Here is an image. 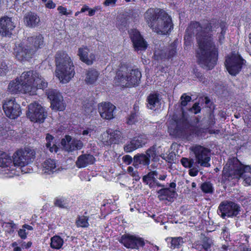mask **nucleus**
<instances>
[{
  "mask_svg": "<svg viewBox=\"0 0 251 251\" xmlns=\"http://www.w3.org/2000/svg\"><path fill=\"white\" fill-rule=\"evenodd\" d=\"M176 126L174 129V133L177 135L186 134L187 130L189 128L190 125L186 119L182 117L176 121Z\"/></svg>",
  "mask_w": 251,
  "mask_h": 251,
  "instance_id": "b1692460",
  "label": "nucleus"
},
{
  "mask_svg": "<svg viewBox=\"0 0 251 251\" xmlns=\"http://www.w3.org/2000/svg\"><path fill=\"white\" fill-rule=\"evenodd\" d=\"M135 144L133 142V140L132 139L129 143H127L126 145L124 147V150L125 151L127 152H130L136 149L135 146Z\"/></svg>",
  "mask_w": 251,
  "mask_h": 251,
  "instance_id": "5fc2aeb1",
  "label": "nucleus"
},
{
  "mask_svg": "<svg viewBox=\"0 0 251 251\" xmlns=\"http://www.w3.org/2000/svg\"><path fill=\"white\" fill-rule=\"evenodd\" d=\"M27 116L32 122L43 123L47 116L44 107L37 102L30 103L28 105Z\"/></svg>",
  "mask_w": 251,
  "mask_h": 251,
  "instance_id": "0eeeda50",
  "label": "nucleus"
},
{
  "mask_svg": "<svg viewBox=\"0 0 251 251\" xmlns=\"http://www.w3.org/2000/svg\"><path fill=\"white\" fill-rule=\"evenodd\" d=\"M48 98L51 101V107L52 109L63 111L65 109V104L63 97L56 90H50L48 93Z\"/></svg>",
  "mask_w": 251,
  "mask_h": 251,
  "instance_id": "ddd939ff",
  "label": "nucleus"
},
{
  "mask_svg": "<svg viewBox=\"0 0 251 251\" xmlns=\"http://www.w3.org/2000/svg\"><path fill=\"white\" fill-rule=\"evenodd\" d=\"M41 169L42 174L47 175H51L60 171V168L57 167L55 161L51 159L45 160L42 163Z\"/></svg>",
  "mask_w": 251,
  "mask_h": 251,
  "instance_id": "aec40b11",
  "label": "nucleus"
},
{
  "mask_svg": "<svg viewBox=\"0 0 251 251\" xmlns=\"http://www.w3.org/2000/svg\"><path fill=\"white\" fill-rule=\"evenodd\" d=\"M113 144H119L123 138V135L120 130L111 131Z\"/></svg>",
  "mask_w": 251,
  "mask_h": 251,
  "instance_id": "49530a36",
  "label": "nucleus"
},
{
  "mask_svg": "<svg viewBox=\"0 0 251 251\" xmlns=\"http://www.w3.org/2000/svg\"><path fill=\"white\" fill-rule=\"evenodd\" d=\"M202 191L205 193H212L213 191L212 184L209 182H205L201 185Z\"/></svg>",
  "mask_w": 251,
  "mask_h": 251,
  "instance_id": "3c124183",
  "label": "nucleus"
},
{
  "mask_svg": "<svg viewBox=\"0 0 251 251\" xmlns=\"http://www.w3.org/2000/svg\"><path fill=\"white\" fill-rule=\"evenodd\" d=\"M13 164L14 167L17 166L22 168L27 165L28 163L21 152L18 151L14 155Z\"/></svg>",
  "mask_w": 251,
  "mask_h": 251,
  "instance_id": "f704fd0d",
  "label": "nucleus"
},
{
  "mask_svg": "<svg viewBox=\"0 0 251 251\" xmlns=\"http://www.w3.org/2000/svg\"><path fill=\"white\" fill-rule=\"evenodd\" d=\"M0 174L8 177H11L16 174L13 161L2 151H0Z\"/></svg>",
  "mask_w": 251,
  "mask_h": 251,
  "instance_id": "6e6552de",
  "label": "nucleus"
},
{
  "mask_svg": "<svg viewBox=\"0 0 251 251\" xmlns=\"http://www.w3.org/2000/svg\"><path fill=\"white\" fill-rule=\"evenodd\" d=\"M227 30V25L226 23H222L220 25V34L218 38V41L220 44H223L225 40V35Z\"/></svg>",
  "mask_w": 251,
  "mask_h": 251,
  "instance_id": "de8ad7c7",
  "label": "nucleus"
},
{
  "mask_svg": "<svg viewBox=\"0 0 251 251\" xmlns=\"http://www.w3.org/2000/svg\"><path fill=\"white\" fill-rule=\"evenodd\" d=\"M170 239H171L170 247L172 249L179 248L184 243L183 238L181 237H174Z\"/></svg>",
  "mask_w": 251,
  "mask_h": 251,
  "instance_id": "a18cd8bd",
  "label": "nucleus"
},
{
  "mask_svg": "<svg viewBox=\"0 0 251 251\" xmlns=\"http://www.w3.org/2000/svg\"><path fill=\"white\" fill-rule=\"evenodd\" d=\"M18 235L22 239H25L27 237V233L25 229H20L18 230Z\"/></svg>",
  "mask_w": 251,
  "mask_h": 251,
  "instance_id": "69168bd1",
  "label": "nucleus"
},
{
  "mask_svg": "<svg viewBox=\"0 0 251 251\" xmlns=\"http://www.w3.org/2000/svg\"><path fill=\"white\" fill-rule=\"evenodd\" d=\"M99 74L95 69H90L87 71L86 74L85 81L87 84H92L94 83L98 79Z\"/></svg>",
  "mask_w": 251,
  "mask_h": 251,
  "instance_id": "c9c22d12",
  "label": "nucleus"
},
{
  "mask_svg": "<svg viewBox=\"0 0 251 251\" xmlns=\"http://www.w3.org/2000/svg\"><path fill=\"white\" fill-rule=\"evenodd\" d=\"M176 53V44L175 42L171 44L161 50H156L154 53V57L156 60L170 59L174 57Z\"/></svg>",
  "mask_w": 251,
  "mask_h": 251,
  "instance_id": "4468645a",
  "label": "nucleus"
},
{
  "mask_svg": "<svg viewBox=\"0 0 251 251\" xmlns=\"http://www.w3.org/2000/svg\"><path fill=\"white\" fill-rule=\"evenodd\" d=\"M132 140L134 144H135V146L136 149L142 147L143 145H144L147 142V139L146 136L144 135L134 137Z\"/></svg>",
  "mask_w": 251,
  "mask_h": 251,
  "instance_id": "c03bdc74",
  "label": "nucleus"
},
{
  "mask_svg": "<svg viewBox=\"0 0 251 251\" xmlns=\"http://www.w3.org/2000/svg\"><path fill=\"white\" fill-rule=\"evenodd\" d=\"M19 151L21 152L23 157L26 159V161L28 164L34 161L36 154L34 149L25 148L24 150H20Z\"/></svg>",
  "mask_w": 251,
  "mask_h": 251,
  "instance_id": "72a5a7b5",
  "label": "nucleus"
},
{
  "mask_svg": "<svg viewBox=\"0 0 251 251\" xmlns=\"http://www.w3.org/2000/svg\"><path fill=\"white\" fill-rule=\"evenodd\" d=\"M159 95L151 94L147 98V107L148 108L156 110L160 108L161 102Z\"/></svg>",
  "mask_w": 251,
  "mask_h": 251,
  "instance_id": "c85d7f7f",
  "label": "nucleus"
},
{
  "mask_svg": "<svg viewBox=\"0 0 251 251\" xmlns=\"http://www.w3.org/2000/svg\"><path fill=\"white\" fill-rule=\"evenodd\" d=\"M56 76L63 83L68 82L75 75L74 66L70 56L64 51H58L55 56Z\"/></svg>",
  "mask_w": 251,
  "mask_h": 251,
  "instance_id": "7ed1b4c3",
  "label": "nucleus"
},
{
  "mask_svg": "<svg viewBox=\"0 0 251 251\" xmlns=\"http://www.w3.org/2000/svg\"><path fill=\"white\" fill-rule=\"evenodd\" d=\"M95 158L90 154H84L78 157L75 162V165L77 168H84L89 165L94 163Z\"/></svg>",
  "mask_w": 251,
  "mask_h": 251,
  "instance_id": "a878e982",
  "label": "nucleus"
},
{
  "mask_svg": "<svg viewBox=\"0 0 251 251\" xmlns=\"http://www.w3.org/2000/svg\"><path fill=\"white\" fill-rule=\"evenodd\" d=\"M201 110V108L199 105V103L196 102L195 103L192 107L189 108V111L195 114H198L200 112Z\"/></svg>",
  "mask_w": 251,
  "mask_h": 251,
  "instance_id": "052dcab7",
  "label": "nucleus"
},
{
  "mask_svg": "<svg viewBox=\"0 0 251 251\" xmlns=\"http://www.w3.org/2000/svg\"><path fill=\"white\" fill-rule=\"evenodd\" d=\"M129 87L137 85L141 78V73L138 69L129 70L127 72Z\"/></svg>",
  "mask_w": 251,
  "mask_h": 251,
  "instance_id": "7c9ffc66",
  "label": "nucleus"
},
{
  "mask_svg": "<svg viewBox=\"0 0 251 251\" xmlns=\"http://www.w3.org/2000/svg\"><path fill=\"white\" fill-rule=\"evenodd\" d=\"M38 76V73L33 70L23 72L20 76V80L24 84L25 89L30 95L36 94L37 87L35 84L36 77Z\"/></svg>",
  "mask_w": 251,
  "mask_h": 251,
  "instance_id": "423d86ee",
  "label": "nucleus"
},
{
  "mask_svg": "<svg viewBox=\"0 0 251 251\" xmlns=\"http://www.w3.org/2000/svg\"><path fill=\"white\" fill-rule=\"evenodd\" d=\"M245 63V60L240 55L234 52L226 57L225 64L228 73L231 75H235L239 73Z\"/></svg>",
  "mask_w": 251,
  "mask_h": 251,
  "instance_id": "20e7f679",
  "label": "nucleus"
},
{
  "mask_svg": "<svg viewBox=\"0 0 251 251\" xmlns=\"http://www.w3.org/2000/svg\"><path fill=\"white\" fill-rule=\"evenodd\" d=\"M7 66L6 63L0 61V75H3L6 74L7 70Z\"/></svg>",
  "mask_w": 251,
  "mask_h": 251,
  "instance_id": "680f3d73",
  "label": "nucleus"
},
{
  "mask_svg": "<svg viewBox=\"0 0 251 251\" xmlns=\"http://www.w3.org/2000/svg\"><path fill=\"white\" fill-rule=\"evenodd\" d=\"M35 84L37 89H45L48 87V82L38 73V76L36 77Z\"/></svg>",
  "mask_w": 251,
  "mask_h": 251,
  "instance_id": "79ce46f5",
  "label": "nucleus"
},
{
  "mask_svg": "<svg viewBox=\"0 0 251 251\" xmlns=\"http://www.w3.org/2000/svg\"><path fill=\"white\" fill-rule=\"evenodd\" d=\"M165 12L159 8H150L147 10L144 14L145 20L148 26L151 29L159 28L157 27L158 20H160L163 15H165Z\"/></svg>",
  "mask_w": 251,
  "mask_h": 251,
  "instance_id": "9d476101",
  "label": "nucleus"
},
{
  "mask_svg": "<svg viewBox=\"0 0 251 251\" xmlns=\"http://www.w3.org/2000/svg\"><path fill=\"white\" fill-rule=\"evenodd\" d=\"M123 160L124 162L127 164H130L132 161L133 162V158L131 157L129 155H126L123 157Z\"/></svg>",
  "mask_w": 251,
  "mask_h": 251,
  "instance_id": "e2e57ef3",
  "label": "nucleus"
},
{
  "mask_svg": "<svg viewBox=\"0 0 251 251\" xmlns=\"http://www.w3.org/2000/svg\"><path fill=\"white\" fill-rule=\"evenodd\" d=\"M129 34L136 50H145L147 48L146 43L137 30L131 29Z\"/></svg>",
  "mask_w": 251,
  "mask_h": 251,
  "instance_id": "6ab92c4d",
  "label": "nucleus"
},
{
  "mask_svg": "<svg viewBox=\"0 0 251 251\" xmlns=\"http://www.w3.org/2000/svg\"><path fill=\"white\" fill-rule=\"evenodd\" d=\"M184 39L189 40L196 36L199 48L197 51V57L199 64L203 69L212 70L217 63L218 50L213 41L211 34L206 33L204 27L197 22H191L185 31Z\"/></svg>",
  "mask_w": 251,
  "mask_h": 251,
  "instance_id": "f257e3e1",
  "label": "nucleus"
},
{
  "mask_svg": "<svg viewBox=\"0 0 251 251\" xmlns=\"http://www.w3.org/2000/svg\"><path fill=\"white\" fill-rule=\"evenodd\" d=\"M137 114L131 112L130 115L127 117L126 123L128 125H132L137 121Z\"/></svg>",
  "mask_w": 251,
  "mask_h": 251,
  "instance_id": "bf43d9fd",
  "label": "nucleus"
},
{
  "mask_svg": "<svg viewBox=\"0 0 251 251\" xmlns=\"http://www.w3.org/2000/svg\"><path fill=\"white\" fill-rule=\"evenodd\" d=\"M180 162L184 167L189 168H192L194 163L193 159H189L185 157L181 158Z\"/></svg>",
  "mask_w": 251,
  "mask_h": 251,
  "instance_id": "603ef678",
  "label": "nucleus"
},
{
  "mask_svg": "<svg viewBox=\"0 0 251 251\" xmlns=\"http://www.w3.org/2000/svg\"><path fill=\"white\" fill-rule=\"evenodd\" d=\"M150 163V159L146 154L143 153L137 154L133 157V165L138 168L141 166H148Z\"/></svg>",
  "mask_w": 251,
  "mask_h": 251,
  "instance_id": "c756f323",
  "label": "nucleus"
},
{
  "mask_svg": "<svg viewBox=\"0 0 251 251\" xmlns=\"http://www.w3.org/2000/svg\"><path fill=\"white\" fill-rule=\"evenodd\" d=\"M127 22L125 17H119L117 23V26L119 28H122L123 27H126L127 25Z\"/></svg>",
  "mask_w": 251,
  "mask_h": 251,
  "instance_id": "13d9d810",
  "label": "nucleus"
},
{
  "mask_svg": "<svg viewBox=\"0 0 251 251\" xmlns=\"http://www.w3.org/2000/svg\"><path fill=\"white\" fill-rule=\"evenodd\" d=\"M15 25L12 19L8 17H4L0 19V34L2 36H9Z\"/></svg>",
  "mask_w": 251,
  "mask_h": 251,
  "instance_id": "a211bd4d",
  "label": "nucleus"
},
{
  "mask_svg": "<svg viewBox=\"0 0 251 251\" xmlns=\"http://www.w3.org/2000/svg\"><path fill=\"white\" fill-rule=\"evenodd\" d=\"M158 175V174L157 171H151L143 176V181L145 183H150L151 184V181L153 182V183L156 181V177H157Z\"/></svg>",
  "mask_w": 251,
  "mask_h": 251,
  "instance_id": "58836bf2",
  "label": "nucleus"
},
{
  "mask_svg": "<svg viewBox=\"0 0 251 251\" xmlns=\"http://www.w3.org/2000/svg\"><path fill=\"white\" fill-rule=\"evenodd\" d=\"M8 91L12 94L18 93L27 94V92L25 89L24 84L20 80V78H17L9 83L8 86Z\"/></svg>",
  "mask_w": 251,
  "mask_h": 251,
  "instance_id": "412c9836",
  "label": "nucleus"
},
{
  "mask_svg": "<svg viewBox=\"0 0 251 251\" xmlns=\"http://www.w3.org/2000/svg\"><path fill=\"white\" fill-rule=\"evenodd\" d=\"M241 207L235 202L225 201H222L219 205L217 213L222 218L225 219L226 217H236L239 214Z\"/></svg>",
  "mask_w": 251,
  "mask_h": 251,
  "instance_id": "39448f33",
  "label": "nucleus"
},
{
  "mask_svg": "<svg viewBox=\"0 0 251 251\" xmlns=\"http://www.w3.org/2000/svg\"><path fill=\"white\" fill-rule=\"evenodd\" d=\"M72 140L71 136L69 135H66L64 138L61 140V144L63 147L67 150V148L70 147Z\"/></svg>",
  "mask_w": 251,
  "mask_h": 251,
  "instance_id": "864d4df0",
  "label": "nucleus"
},
{
  "mask_svg": "<svg viewBox=\"0 0 251 251\" xmlns=\"http://www.w3.org/2000/svg\"><path fill=\"white\" fill-rule=\"evenodd\" d=\"M83 146V144L81 141L72 139L70 147L67 148V151H72L75 150H80Z\"/></svg>",
  "mask_w": 251,
  "mask_h": 251,
  "instance_id": "ea45409f",
  "label": "nucleus"
},
{
  "mask_svg": "<svg viewBox=\"0 0 251 251\" xmlns=\"http://www.w3.org/2000/svg\"><path fill=\"white\" fill-rule=\"evenodd\" d=\"M3 109L7 117L15 119L21 114L20 105L17 103L15 99H7L3 103Z\"/></svg>",
  "mask_w": 251,
  "mask_h": 251,
  "instance_id": "9b49d317",
  "label": "nucleus"
},
{
  "mask_svg": "<svg viewBox=\"0 0 251 251\" xmlns=\"http://www.w3.org/2000/svg\"><path fill=\"white\" fill-rule=\"evenodd\" d=\"M194 152L196 161V163L204 167H209L210 164V150L201 146H196L192 148Z\"/></svg>",
  "mask_w": 251,
  "mask_h": 251,
  "instance_id": "1a4fd4ad",
  "label": "nucleus"
},
{
  "mask_svg": "<svg viewBox=\"0 0 251 251\" xmlns=\"http://www.w3.org/2000/svg\"><path fill=\"white\" fill-rule=\"evenodd\" d=\"M115 106L110 102H102L98 105V111L103 119L111 120L114 118V111Z\"/></svg>",
  "mask_w": 251,
  "mask_h": 251,
  "instance_id": "f3484780",
  "label": "nucleus"
},
{
  "mask_svg": "<svg viewBox=\"0 0 251 251\" xmlns=\"http://www.w3.org/2000/svg\"><path fill=\"white\" fill-rule=\"evenodd\" d=\"M89 52L87 48H79L78 52L80 60L88 65L92 64L95 59V55L92 53L89 54Z\"/></svg>",
  "mask_w": 251,
  "mask_h": 251,
  "instance_id": "bb28decb",
  "label": "nucleus"
},
{
  "mask_svg": "<svg viewBox=\"0 0 251 251\" xmlns=\"http://www.w3.org/2000/svg\"><path fill=\"white\" fill-rule=\"evenodd\" d=\"M46 139L47 141V143L46 145V147L48 149H49L51 152L53 151H56V146L54 144L53 145L52 147H51V142L53 139V137L49 134H47L46 135Z\"/></svg>",
  "mask_w": 251,
  "mask_h": 251,
  "instance_id": "8fccbe9b",
  "label": "nucleus"
},
{
  "mask_svg": "<svg viewBox=\"0 0 251 251\" xmlns=\"http://www.w3.org/2000/svg\"><path fill=\"white\" fill-rule=\"evenodd\" d=\"M199 170L197 167H192L189 171V174L192 176H195L198 175Z\"/></svg>",
  "mask_w": 251,
  "mask_h": 251,
  "instance_id": "0e129e2a",
  "label": "nucleus"
},
{
  "mask_svg": "<svg viewBox=\"0 0 251 251\" xmlns=\"http://www.w3.org/2000/svg\"><path fill=\"white\" fill-rule=\"evenodd\" d=\"M195 76L200 80L201 81H202L203 83L205 81V77L203 76L202 74L198 71L195 72Z\"/></svg>",
  "mask_w": 251,
  "mask_h": 251,
  "instance_id": "774afa93",
  "label": "nucleus"
},
{
  "mask_svg": "<svg viewBox=\"0 0 251 251\" xmlns=\"http://www.w3.org/2000/svg\"><path fill=\"white\" fill-rule=\"evenodd\" d=\"M213 245L212 240L208 237L203 236L201 238V243L200 245H197L196 249L197 250L203 249L204 251H211V248Z\"/></svg>",
  "mask_w": 251,
  "mask_h": 251,
  "instance_id": "2f4dec72",
  "label": "nucleus"
},
{
  "mask_svg": "<svg viewBox=\"0 0 251 251\" xmlns=\"http://www.w3.org/2000/svg\"><path fill=\"white\" fill-rule=\"evenodd\" d=\"M146 155L149 157V159L152 158V160L156 161L157 159V155L154 147H151L146 151Z\"/></svg>",
  "mask_w": 251,
  "mask_h": 251,
  "instance_id": "09e8293b",
  "label": "nucleus"
},
{
  "mask_svg": "<svg viewBox=\"0 0 251 251\" xmlns=\"http://www.w3.org/2000/svg\"><path fill=\"white\" fill-rule=\"evenodd\" d=\"M67 204L65 199L63 198H57L55 199L54 204L60 208H65Z\"/></svg>",
  "mask_w": 251,
  "mask_h": 251,
  "instance_id": "4d7b16f0",
  "label": "nucleus"
},
{
  "mask_svg": "<svg viewBox=\"0 0 251 251\" xmlns=\"http://www.w3.org/2000/svg\"><path fill=\"white\" fill-rule=\"evenodd\" d=\"M88 219L89 218L87 216H78L76 221V225L78 227H87L89 225Z\"/></svg>",
  "mask_w": 251,
  "mask_h": 251,
  "instance_id": "37998d69",
  "label": "nucleus"
},
{
  "mask_svg": "<svg viewBox=\"0 0 251 251\" xmlns=\"http://www.w3.org/2000/svg\"><path fill=\"white\" fill-rule=\"evenodd\" d=\"M24 20L26 26L30 28L38 26L40 22L39 17L36 14L32 12L25 14Z\"/></svg>",
  "mask_w": 251,
  "mask_h": 251,
  "instance_id": "5701e85b",
  "label": "nucleus"
},
{
  "mask_svg": "<svg viewBox=\"0 0 251 251\" xmlns=\"http://www.w3.org/2000/svg\"><path fill=\"white\" fill-rule=\"evenodd\" d=\"M176 157V154L174 152H170L169 154L167 155V158H166V160L168 162H171L174 161L175 158Z\"/></svg>",
  "mask_w": 251,
  "mask_h": 251,
  "instance_id": "338daca9",
  "label": "nucleus"
},
{
  "mask_svg": "<svg viewBox=\"0 0 251 251\" xmlns=\"http://www.w3.org/2000/svg\"><path fill=\"white\" fill-rule=\"evenodd\" d=\"M127 69L121 68L117 72L115 76L116 83L123 87H129L128 76L127 75Z\"/></svg>",
  "mask_w": 251,
  "mask_h": 251,
  "instance_id": "4be33fe9",
  "label": "nucleus"
},
{
  "mask_svg": "<svg viewBox=\"0 0 251 251\" xmlns=\"http://www.w3.org/2000/svg\"><path fill=\"white\" fill-rule=\"evenodd\" d=\"M34 49H31L30 45L22 44L16 47L15 49L16 58L21 61L27 60L31 58L34 54Z\"/></svg>",
  "mask_w": 251,
  "mask_h": 251,
  "instance_id": "dca6fc26",
  "label": "nucleus"
},
{
  "mask_svg": "<svg viewBox=\"0 0 251 251\" xmlns=\"http://www.w3.org/2000/svg\"><path fill=\"white\" fill-rule=\"evenodd\" d=\"M26 43L27 45H30V46H31V49H34L33 52L35 53L37 49L43 47V37L41 34H39L36 36L28 37L27 38Z\"/></svg>",
  "mask_w": 251,
  "mask_h": 251,
  "instance_id": "cd10ccee",
  "label": "nucleus"
},
{
  "mask_svg": "<svg viewBox=\"0 0 251 251\" xmlns=\"http://www.w3.org/2000/svg\"><path fill=\"white\" fill-rule=\"evenodd\" d=\"M119 241L126 248L138 249L145 245L143 238L129 234L123 235Z\"/></svg>",
  "mask_w": 251,
  "mask_h": 251,
  "instance_id": "f8f14e48",
  "label": "nucleus"
},
{
  "mask_svg": "<svg viewBox=\"0 0 251 251\" xmlns=\"http://www.w3.org/2000/svg\"><path fill=\"white\" fill-rule=\"evenodd\" d=\"M5 233L6 236H14L15 230L17 229V225L13 221L6 223L4 226Z\"/></svg>",
  "mask_w": 251,
  "mask_h": 251,
  "instance_id": "4c0bfd02",
  "label": "nucleus"
},
{
  "mask_svg": "<svg viewBox=\"0 0 251 251\" xmlns=\"http://www.w3.org/2000/svg\"><path fill=\"white\" fill-rule=\"evenodd\" d=\"M111 133L110 130L106 131V133H103L101 135V140L104 146H110L113 144Z\"/></svg>",
  "mask_w": 251,
  "mask_h": 251,
  "instance_id": "a19ab883",
  "label": "nucleus"
},
{
  "mask_svg": "<svg viewBox=\"0 0 251 251\" xmlns=\"http://www.w3.org/2000/svg\"><path fill=\"white\" fill-rule=\"evenodd\" d=\"M192 100L190 96L186 95V94H183L180 97V104L182 106H185L188 103Z\"/></svg>",
  "mask_w": 251,
  "mask_h": 251,
  "instance_id": "6e6d98bb",
  "label": "nucleus"
},
{
  "mask_svg": "<svg viewBox=\"0 0 251 251\" xmlns=\"http://www.w3.org/2000/svg\"><path fill=\"white\" fill-rule=\"evenodd\" d=\"M251 170L249 166H244L236 158L229 160L223 168L222 181L226 183L233 179L243 177L245 184L251 185V175L245 173Z\"/></svg>",
  "mask_w": 251,
  "mask_h": 251,
  "instance_id": "f03ea898",
  "label": "nucleus"
},
{
  "mask_svg": "<svg viewBox=\"0 0 251 251\" xmlns=\"http://www.w3.org/2000/svg\"><path fill=\"white\" fill-rule=\"evenodd\" d=\"M158 194V198L160 201H172L177 195L175 190H171L170 188H166L161 189L157 191Z\"/></svg>",
  "mask_w": 251,
  "mask_h": 251,
  "instance_id": "393cba45",
  "label": "nucleus"
},
{
  "mask_svg": "<svg viewBox=\"0 0 251 251\" xmlns=\"http://www.w3.org/2000/svg\"><path fill=\"white\" fill-rule=\"evenodd\" d=\"M224 23V22H220L219 20L216 19H212L209 23H207L204 27V30L206 33H209L211 34L212 37L211 32L213 31H217V29L219 28L220 30V25ZM212 38V37H211Z\"/></svg>",
  "mask_w": 251,
  "mask_h": 251,
  "instance_id": "473e14b6",
  "label": "nucleus"
},
{
  "mask_svg": "<svg viewBox=\"0 0 251 251\" xmlns=\"http://www.w3.org/2000/svg\"><path fill=\"white\" fill-rule=\"evenodd\" d=\"M64 243L63 240L58 235H55L50 239V247L54 249H60Z\"/></svg>",
  "mask_w": 251,
  "mask_h": 251,
  "instance_id": "e433bc0d",
  "label": "nucleus"
},
{
  "mask_svg": "<svg viewBox=\"0 0 251 251\" xmlns=\"http://www.w3.org/2000/svg\"><path fill=\"white\" fill-rule=\"evenodd\" d=\"M157 23V27L159 28L152 29V30L158 34H166L171 31V29L173 28V24L172 19L165 12V15L158 20Z\"/></svg>",
  "mask_w": 251,
  "mask_h": 251,
  "instance_id": "2eb2a0df",
  "label": "nucleus"
}]
</instances>
